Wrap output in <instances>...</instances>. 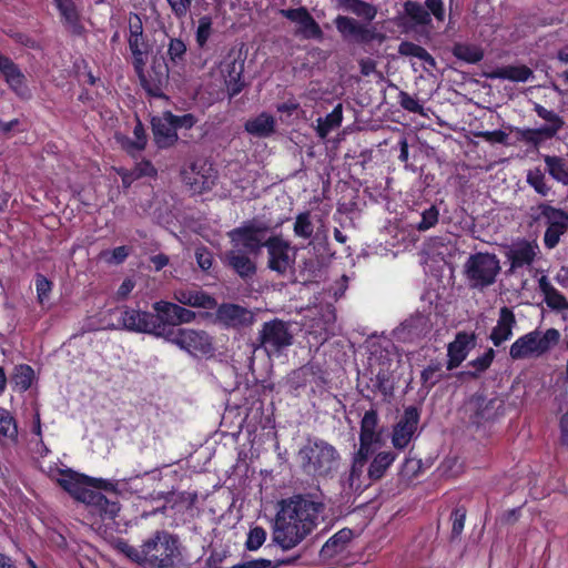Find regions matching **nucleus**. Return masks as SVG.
Wrapping results in <instances>:
<instances>
[{"label":"nucleus","instance_id":"dca6fc26","mask_svg":"<svg viewBox=\"0 0 568 568\" xmlns=\"http://www.w3.org/2000/svg\"><path fill=\"white\" fill-rule=\"evenodd\" d=\"M172 65L164 59V57H153L151 70L145 74L144 68L141 73H136L141 85L150 94L154 97L161 95L163 87L168 83L169 73Z\"/></svg>","mask_w":568,"mask_h":568},{"label":"nucleus","instance_id":"9b49d317","mask_svg":"<svg viewBox=\"0 0 568 568\" xmlns=\"http://www.w3.org/2000/svg\"><path fill=\"white\" fill-rule=\"evenodd\" d=\"M268 226L262 222L250 221L241 227L234 229L230 236L234 246L243 248L245 252L257 256L261 248L265 247L264 237Z\"/></svg>","mask_w":568,"mask_h":568},{"label":"nucleus","instance_id":"13d9d810","mask_svg":"<svg viewBox=\"0 0 568 568\" xmlns=\"http://www.w3.org/2000/svg\"><path fill=\"white\" fill-rule=\"evenodd\" d=\"M266 539V531L262 527H254L250 530L247 540L245 542L248 550L258 549Z\"/></svg>","mask_w":568,"mask_h":568},{"label":"nucleus","instance_id":"72a5a7b5","mask_svg":"<svg viewBox=\"0 0 568 568\" xmlns=\"http://www.w3.org/2000/svg\"><path fill=\"white\" fill-rule=\"evenodd\" d=\"M534 110L539 118L547 122L546 125L540 126L547 138H554L564 126V120L552 110H548L538 103L535 104Z\"/></svg>","mask_w":568,"mask_h":568},{"label":"nucleus","instance_id":"1a4fd4ad","mask_svg":"<svg viewBox=\"0 0 568 568\" xmlns=\"http://www.w3.org/2000/svg\"><path fill=\"white\" fill-rule=\"evenodd\" d=\"M334 23L337 31L347 42L369 44L372 42L382 43L386 39L385 34L378 32L376 27L359 23L354 18L338 16Z\"/></svg>","mask_w":568,"mask_h":568},{"label":"nucleus","instance_id":"49530a36","mask_svg":"<svg viewBox=\"0 0 568 568\" xmlns=\"http://www.w3.org/2000/svg\"><path fill=\"white\" fill-rule=\"evenodd\" d=\"M527 183L540 195L547 196L551 187L546 181L545 174L539 169H534L527 173Z\"/></svg>","mask_w":568,"mask_h":568},{"label":"nucleus","instance_id":"ea45409f","mask_svg":"<svg viewBox=\"0 0 568 568\" xmlns=\"http://www.w3.org/2000/svg\"><path fill=\"white\" fill-rule=\"evenodd\" d=\"M453 54L467 63H477L484 58V51L479 45L457 42L452 49Z\"/></svg>","mask_w":568,"mask_h":568},{"label":"nucleus","instance_id":"473e14b6","mask_svg":"<svg viewBox=\"0 0 568 568\" xmlns=\"http://www.w3.org/2000/svg\"><path fill=\"white\" fill-rule=\"evenodd\" d=\"M19 442L18 424L13 415L0 407V443L3 445H17Z\"/></svg>","mask_w":568,"mask_h":568},{"label":"nucleus","instance_id":"8fccbe9b","mask_svg":"<svg viewBox=\"0 0 568 568\" xmlns=\"http://www.w3.org/2000/svg\"><path fill=\"white\" fill-rule=\"evenodd\" d=\"M0 73L2 74L6 82L11 79H17L19 75L23 74L18 64L13 62L12 59L2 54L0 52Z\"/></svg>","mask_w":568,"mask_h":568},{"label":"nucleus","instance_id":"6e6d98bb","mask_svg":"<svg viewBox=\"0 0 568 568\" xmlns=\"http://www.w3.org/2000/svg\"><path fill=\"white\" fill-rule=\"evenodd\" d=\"M291 560H268L264 558L245 561L243 564L235 565L231 568H278L283 565L290 564Z\"/></svg>","mask_w":568,"mask_h":568},{"label":"nucleus","instance_id":"603ef678","mask_svg":"<svg viewBox=\"0 0 568 568\" xmlns=\"http://www.w3.org/2000/svg\"><path fill=\"white\" fill-rule=\"evenodd\" d=\"M212 34V18L209 16L199 19V26L195 34L196 43L203 48Z\"/></svg>","mask_w":568,"mask_h":568},{"label":"nucleus","instance_id":"680f3d73","mask_svg":"<svg viewBox=\"0 0 568 568\" xmlns=\"http://www.w3.org/2000/svg\"><path fill=\"white\" fill-rule=\"evenodd\" d=\"M129 255V248L126 246H118L112 251H104L101 253V257L108 263L120 264Z\"/></svg>","mask_w":568,"mask_h":568},{"label":"nucleus","instance_id":"f257e3e1","mask_svg":"<svg viewBox=\"0 0 568 568\" xmlns=\"http://www.w3.org/2000/svg\"><path fill=\"white\" fill-rule=\"evenodd\" d=\"M325 505L307 495H294L280 503L273 541L283 550L301 544L317 526Z\"/></svg>","mask_w":568,"mask_h":568},{"label":"nucleus","instance_id":"e2e57ef3","mask_svg":"<svg viewBox=\"0 0 568 568\" xmlns=\"http://www.w3.org/2000/svg\"><path fill=\"white\" fill-rule=\"evenodd\" d=\"M36 288L39 303L44 304V302L49 300L51 282H49L43 275H38L36 280Z\"/></svg>","mask_w":568,"mask_h":568},{"label":"nucleus","instance_id":"79ce46f5","mask_svg":"<svg viewBox=\"0 0 568 568\" xmlns=\"http://www.w3.org/2000/svg\"><path fill=\"white\" fill-rule=\"evenodd\" d=\"M395 458L396 456L390 452H382L377 454L368 467L369 478L373 480L381 479Z\"/></svg>","mask_w":568,"mask_h":568},{"label":"nucleus","instance_id":"aec40b11","mask_svg":"<svg viewBox=\"0 0 568 568\" xmlns=\"http://www.w3.org/2000/svg\"><path fill=\"white\" fill-rule=\"evenodd\" d=\"M538 253L539 246L536 242L520 241L515 243L507 253L510 261L509 272L515 273L517 268L531 265Z\"/></svg>","mask_w":568,"mask_h":568},{"label":"nucleus","instance_id":"c85d7f7f","mask_svg":"<svg viewBox=\"0 0 568 568\" xmlns=\"http://www.w3.org/2000/svg\"><path fill=\"white\" fill-rule=\"evenodd\" d=\"M245 131L257 138H267L275 132V118L266 112L250 119L244 124Z\"/></svg>","mask_w":568,"mask_h":568},{"label":"nucleus","instance_id":"a19ab883","mask_svg":"<svg viewBox=\"0 0 568 568\" xmlns=\"http://www.w3.org/2000/svg\"><path fill=\"white\" fill-rule=\"evenodd\" d=\"M339 3L345 10L368 21L374 20L377 14L375 6L362 0H339Z\"/></svg>","mask_w":568,"mask_h":568},{"label":"nucleus","instance_id":"4d7b16f0","mask_svg":"<svg viewBox=\"0 0 568 568\" xmlns=\"http://www.w3.org/2000/svg\"><path fill=\"white\" fill-rule=\"evenodd\" d=\"M542 129H521L518 131V134L520 136V140L525 141L526 143H530L534 145H539L541 142L549 140L550 138H547L542 133Z\"/></svg>","mask_w":568,"mask_h":568},{"label":"nucleus","instance_id":"de8ad7c7","mask_svg":"<svg viewBox=\"0 0 568 568\" xmlns=\"http://www.w3.org/2000/svg\"><path fill=\"white\" fill-rule=\"evenodd\" d=\"M405 12L412 20H414L418 24L426 26L432 22L429 12L420 3L407 1L405 3Z\"/></svg>","mask_w":568,"mask_h":568},{"label":"nucleus","instance_id":"b1692460","mask_svg":"<svg viewBox=\"0 0 568 568\" xmlns=\"http://www.w3.org/2000/svg\"><path fill=\"white\" fill-rule=\"evenodd\" d=\"M516 323L517 322L514 312L509 307H501L499 310V317L497 323L493 327L489 335L491 343L496 347H499L501 344L510 339Z\"/></svg>","mask_w":568,"mask_h":568},{"label":"nucleus","instance_id":"f03ea898","mask_svg":"<svg viewBox=\"0 0 568 568\" xmlns=\"http://www.w3.org/2000/svg\"><path fill=\"white\" fill-rule=\"evenodd\" d=\"M325 505L307 495H294L280 503L273 541L283 550L301 544L317 526Z\"/></svg>","mask_w":568,"mask_h":568},{"label":"nucleus","instance_id":"c756f323","mask_svg":"<svg viewBox=\"0 0 568 568\" xmlns=\"http://www.w3.org/2000/svg\"><path fill=\"white\" fill-rule=\"evenodd\" d=\"M152 130L154 141L159 148L172 146L178 140L176 131H174L173 125L165 115L161 119L152 120Z\"/></svg>","mask_w":568,"mask_h":568},{"label":"nucleus","instance_id":"bf43d9fd","mask_svg":"<svg viewBox=\"0 0 568 568\" xmlns=\"http://www.w3.org/2000/svg\"><path fill=\"white\" fill-rule=\"evenodd\" d=\"M426 52V49L409 41H403L398 45V53L403 57H415L420 60Z\"/></svg>","mask_w":568,"mask_h":568},{"label":"nucleus","instance_id":"338daca9","mask_svg":"<svg viewBox=\"0 0 568 568\" xmlns=\"http://www.w3.org/2000/svg\"><path fill=\"white\" fill-rule=\"evenodd\" d=\"M363 473V466H359V464L353 462L348 478H347V485L351 490H358L361 488V485L358 483L359 477Z\"/></svg>","mask_w":568,"mask_h":568},{"label":"nucleus","instance_id":"0eeeda50","mask_svg":"<svg viewBox=\"0 0 568 568\" xmlns=\"http://www.w3.org/2000/svg\"><path fill=\"white\" fill-rule=\"evenodd\" d=\"M110 315L119 314L116 323L108 324L111 329H125L135 333L162 334V327L155 315L150 312L130 308L128 306L115 308L109 312Z\"/></svg>","mask_w":568,"mask_h":568},{"label":"nucleus","instance_id":"c03bdc74","mask_svg":"<svg viewBox=\"0 0 568 568\" xmlns=\"http://www.w3.org/2000/svg\"><path fill=\"white\" fill-rule=\"evenodd\" d=\"M293 231L295 236L302 237L304 240L311 239L313 236L314 224L308 211L302 212L296 216Z\"/></svg>","mask_w":568,"mask_h":568},{"label":"nucleus","instance_id":"e433bc0d","mask_svg":"<svg viewBox=\"0 0 568 568\" xmlns=\"http://www.w3.org/2000/svg\"><path fill=\"white\" fill-rule=\"evenodd\" d=\"M378 423L377 413L374 409L367 410L361 422L359 442H378L379 435L376 433Z\"/></svg>","mask_w":568,"mask_h":568},{"label":"nucleus","instance_id":"864d4df0","mask_svg":"<svg viewBox=\"0 0 568 568\" xmlns=\"http://www.w3.org/2000/svg\"><path fill=\"white\" fill-rule=\"evenodd\" d=\"M442 364L439 362H432L420 375L424 385H428V387H433L440 379Z\"/></svg>","mask_w":568,"mask_h":568},{"label":"nucleus","instance_id":"6e6552de","mask_svg":"<svg viewBox=\"0 0 568 568\" xmlns=\"http://www.w3.org/2000/svg\"><path fill=\"white\" fill-rule=\"evenodd\" d=\"M293 339L290 324L275 318L262 325L257 336V347L263 348L268 356L280 355L293 344Z\"/></svg>","mask_w":568,"mask_h":568},{"label":"nucleus","instance_id":"423d86ee","mask_svg":"<svg viewBox=\"0 0 568 568\" xmlns=\"http://www.w3.org/2000/svg\"><path fill=\"white\" fill-rule=\"evenodd\" d=\"M500 270V261L495 254L478 252L467 258L463 274L470 288L481 291L496 282Z\"/></svg>","mask_w":568,"mask_h":568},{"label":"nucleus","instance_id":"6ab92c4d","mask_svg":"<svg viewBox=\"0 0 568 568\" xmlns=\"http://www.w3.org/2000/svg\"><path fill=\"white\" fill-rule=\"evenodd\" d=\"M216 320L226 327L241 328L253 324L254 314L243 306L227 303L219 306Z\"/></svg>","mask_w":568,"mask_h":568},{"label":"nucleus","instance_id":"412c9836","mask_svg":"<svg viewBox=\"0 0 568 568\" xmlns=\"http://www.w3.org/2000/svg\"><path fill=\"white\" fill-rule=\"evenodd\" d=\"M281 14L286 19L296 22L300 26L298 32L306 39H316L322 37V30L318 23L304 8L283 9Z\"/></svg>","mask_w":568,"mask_h":568},{"label":"nucleus","instance_id":"4468645a","mask_svg":"<svg viewBox=\"0 0 568 568\" xmlns=\"http://www.w3.org/2000/svg\"><path fill=\"white\" fill-rule=\"evenodd\" d=\"M267 248V266L281 276L293 274L295 255H291L290 243L280 236H272L264 243Z\"/></svg>","mask_w":568,"mask_h":568},{"label":"nucleus","instance_id":"4c0bfd02","mask_svg":"<svg viewBox=\"0 0 568 568\" xmlns=\"http://www.w3.org/2000/svg\"><path fill=\"white\" fill-rule=\"evenodd\" d=\"M34 381V371L29 365H18L11 376V384L13 389L18 392H26L30 388Z\"/></svg>","mask_w":568,"mask_h":568},{"label":"nucleus","instance_id":"f704fd0d","mask_svg":"<svg viewBox=\"0 0 568 568\" xmlns=\"http://www.w3.org/2000/svg\"><path fill=\"white\" fill-rule=\"evenodd\" d=\"M129 49L133 58V68L135 73H141L142 68H145L148 53V44L143 36L129 37Z\"/></svg>","mask_w":568,"mask_h":568},{"label":"nucleus","instance_id":"774afa93","mask_svg":"<svg viewBox=\"0 0 568 568\" xmlns=\"http://www.w3.org/2000/svg\"><path fill=\"white\" fill-rule=\"evenodd\" d=\"M195 257L199 266L203 271H207L212 266L213 256L205 247H199L195 251Z\"/></svg>","mask_w":568,"mask_h":568},{"label":"nucleus","instance_id":"2eb2a0df","mask_svg":"<svg viewBox=\"0 0 568 568\" xmlns=\"http://www.w3.org/2000/svg\"><path fill=\"white\" fill-rule=\"evenodd\" d=\"M101 480H99L100 483ZM98 480L78 474L71 469L63 470L58 478V484L69 493L74 499L87 504L90 499L93 487H95Z\"/></svg>","mask_w":568,"mask_h":568},{"label":"nucleus","instance_id":"39448f33","mask_svg":"<svg viewBox=\"0 0 568 568\" xmlns=\"http://www.w3.org/2000/svg\"><path fill=\"white\" fill-rule=\"evenodd\" d=\"M560 339L556 328L546 331L535 329L518 337L509 348V356L514 361L539 358L552 349Z\"/></svg>","mask_w":568,"mask_h":568},{"label":"nucleus","instance_id":"5701e85b","mask_svg":"<svg viewBox=\"0 0 568 568\" xmlns=\"http://www.w3.org/2000/svg\"><path fill=\"white\" fill-rule=\"evenodd\" d=\"M475 345V335L466 332L457 333L455 339L447 347V369L458 367L467 357V354Z\"/></svg>","mask_w":568,"mask_h":568},{"label":"nucleus","instance_id":"393cba45","mask_svg":"<svg viewBox=\"0 0 568 568\" xmlns=\"http://www.w3.org/2000/svg\"><path fill=\"white\" fill-rule=\"evenodd\" d=\"M64 28L72 34H82L84 28L80 20L79 9L73 0H53Z\"/></svg>","mask_w":568,"mask_h":568},{"label":"nucleus","instance_id":"f8f14e48","mask_svg":"<svg viewBox=\"0 0 568 568\" xmlns=\"http://www.w3.org/2000/svg\"><path fill=\"white\" fill-rule=\"evenodd\" d=\"M168 342L195 355H205L213 351L212 339L204 331L189 328L170 329L168 333Z\"/></svg>","mask_w":568,"mask_h":568},{"label":"nucleus","instance_id":"3c124183","mask_svg":"<svg viewBox=\"0 0 568 568\" xmlns=\"http://www.w3.org/2000/svg\"><path fill=\"white\" fill-rule=\"evenodd\" d=\"M6 83L16 93L18 98L22 100H30L32 98V92L27 83V78L24 73L19 75L17 79L9 80Z\"/></svg>","mask_w":568,"mask_h":568},{"label":"nucleus","instance_id":"9d476101","mask_svg":"<svg viewBox=\"0 0 568 568\" xmlns=\"http://www.w3.org/2000/svg\"><path fill=\"white\" fill-rule=\"evenodd\" d=\"M539 211L537 220L542 219L547 224L544 235V243L547 248H554L560 241V236L568 230V213L549 204L541 203L537 206Z\"/></svg>","mask_w":568,"mask_h":568},{"label":"nucleus","instance_id":"4be33fe9","mask_svg":"<svg viewBox=\"0 0 568 568\" xmlns=\"http://www.w3.org/2000/svg\"><path fill=\"white\" fill-rule=\"evenodd\" d=\"M225 264L231 267L241 278H251L256 273V264L243 248L233 246L224 255Z\"/></svg>","mask_w":568,"mask_h":568},{"label":"nucleus","instance_id":"bb28decb","mask_svg":"<svg viewBox=\"0 0 568 568\" xmlns=\"http://www.w3.org/2000/svg\"><path fill=\"white\" fill-rule=\"evenodd\" d=\"M493 404L484 396L474 395L465 404V412L474 424L479 425L491 417Z\"/></svg>","mask_w":568,"mask_h":568},{"label":"nucleus","instance_id":"a211bd4d","mask_svg":"<svg viewBox=\"0 0 568 568\" xmlns=\"http://www.w3.org/2000/svg\"><path fill=\"white\" fill-rule=\"evenodd\" d=\"M221 75L230 98L237 95L245 87L243 80L244 60L240 55L227 58L220 65Z\"/></svg>","mask_w":568,"mask_h":568},{"label":"nucleus","instance_id":"0e129e2a","mask_svg":"<svg viewBox=\"0 0 568 568\" xmlns=\"http://www.w3.org/2000/svg\"><path fill=\"white\" fill-rule=\"evenodd\" d=\"M173 14L181 19L184 18L190 11L193 0H166Z\"/></svg>","mask_w":568,"mask_h":568},{"label":"nucleus","instance_id":"052dcab7","mask_svg":"<svg viewBox=\"0 0 568 568\" xmlns=\"http://www.w3.org/2000/svg\"><path fill=\"white\" fill-rule=\"evenodd\" d=\"M399 104L400 106L413 113L424 114V108L422 104L418 103L416 99L410 97L407 92L400 91L398 94Z\"/></svg>","mask_w":568,"mask_h":568},{"label":"nucleus","instance_id":"cd10ccee","mask_svg":"<svg viewBox=\"0 0 568 568\" xmlns=\"http://www.w3.org/2000/svg\"><path fill=\"white\" fill-rule=\"evenodd\" d=\"M173 297L180 304L192 307L213 308L216 305L212 296L194 288L175 290Z\"/></svg>","mask_w":568,"mask_h":568},{"label":"nucleus","instance_id":"2f4dec72","mask_svg":"<svg viewBox=\"0 0 568 568\" xmlns=\"http://www.w3.org/2000/svg\"><path fill=\"white\" fill-rule=\"evenodd\" d=\"M353 538V531L343 528L333 535L322 547L320 554L325 559H331L341 554Z\"/></svg>","mask_w":568,"mask_h":568},{"label":"nucleus","instance_id":"ddd939ff","mask_svg":"<svg viewBox=\"0 0 568 568\" xmlns=\"http://www.w3.org/2000/svg\"><path fill=\"white\" fill-rule=\"evenodd\" d=\"M152 307L156 312V314H154L155 318L162 327V329H160L162 334H155V336L163 337L166 341L170 331L166 328L168 325L178 326L190 323L195 318L194 312L171 302L159 301L155 302Z\"/></svg>","mask_w":568,"mask_h":568},{"label":"nucleus","instance_id":"69168bd1","mask_svg":"<svg viewBox=\"0 0 568 568\" xmlns=\"http://www.w3.org/2000/svg\"><path fill=\"white\" fill-rule=\"evenodd\" d=\"M425 7L439 22L445 20V7L443 0H426Z\"/></svg>","mask_w":568,"mask_h":568},{"label":"nucleus","instance_id":"58836bf2","mask_svg":"<svg viewBox=\"0 0 568 568\" xmlns=\"http://www.w3.org/2000/svg\"><path fill=\"white\" fill-rule=\"evenodd\" d=\"M87 505L95 507L101 515L113 518L120 510V506L116 501L109 500L103 494L98 490H93Z\"/></svg>","mask_w":568,"mask_h":568},{"label":"nucleus","instance_id":"7ed1b4c3","mask_svg":"<svg viewBox=\"0 0 568 568\" xmlns=\"http://www.w3.org/2000/svg\"><path fill=\"white\" fill-rule=\"evenodd\" d=\"M118 549L143 568H174L181 559L179 538L163 529L155 530L139 546L120 541Z\"/></svg>","mask_w":568,"mask_h":568},{"label":"nucleus","instance_id":"37998d69","mask_svg":"<svg viewBox=\"0 0 568 568\" xmlns=\"http://www.w3.org/2000/svg\"><path fill=\"white\" fill-rule=\"evenodd\" d=\"M169 62L172 67L182 65L185 62L186 45L181 39L172 38L168 44Z\"/></svg>","mask_w":568,"mask_h":568},{"label":"nucleus","instance_id":"c9c22d12","mask_svg":"<svg viewBox=\"0 0 568 568\" xmlns=\"http://www.w3.org/2000/svg\"><path fill=\"white\" fill-rule=\"evenodd\" d=\"M343 120V106L337 104L334 110L328 113L325 118L317 119L316 132L320 138L324 139L328 133L338 128Z\"/></svg>","mask_w":568,"mask_h":568},{"label":"nucleus","instance_id":"7c9ffc66","mask_svg":"<svg viewBox=\"0 0 568 568\" xmlns=\"http://www.w3.org/2000/svg\"><path fill=\"white\" fill-rule=\"evenodd\" d=\"M489 79L509 80L514 82H526L534 78L532 70L526 65H505L496 68L487 73Z\"/></svg>","mask_w":568,"mask_h":568},{"label":"nucleus","instance_id":"20e7f679","mask_svg":"<svg viewBox=\"0 0 568 568\" xmlns=\"http://www.w3.org/2000/svg\"><path fill=\"white\" fill-rule=\"evenodd\" d=\"M297 459L306 474L326 477L337 469L339 454L327 442L308 438L300 448Z\"/></svg>","mask_w":568,"mask_h":568},{"label":"nucleus","instance_id":"5fc2aeb1","mask_svg":"<svg viewBox=\"0 0 568 568\" xmlns=\"http://www.w3.org/2000/svg\"><path fill=\"white\" fill-rule=\"evenodd\" d=\"M438 217H439V212H438L437 207L432 205L430 207H428L427 210H425L422 213V220H420V222L417 223L416 229L419 232H425V231L434 227L437 224Z\"/></svg>","mask_w":568,"mask_h":568},{"label":"nucleus","instance_id":"a18cd8bd","mask_svg":"<svg viewBox=\"0 0 568 568\" xmlns=\"http://www.w3.org/2000/svg\"><path fill=\"white\" fill-rule=\"evenodd\" d=\"M134 140H131L129 138H120V142L122 146L129 151H141L145 148L146 144V136L145 131L141 122H138L133 130Z\"/></svg>","mask_w":568,"mask_h":568},{"label":"nucleus","instance_id":"09e8293b","mask_svg":"<svg viewBox=\"0 0 568 568\" xmlns=\"http://www.w3.org/2000/svg\"><path fill=\"white\" fill-rule=\"evenodd\" d=\"M495 353L493 348H489L486 353H484L481 356L477 357L476 359L468 363V366H471L475 368L474 372H463L459 375L464 376H470V377H477V375L481 372H485L490 364L493 363Z\"/></svg>","mask_w":568,"mask_h":568},{"label":"nucleus","instance_id":"f3484780","mask_svg":"<svg viewBox=\"0 0 568 568\" xmlns=\"http://www.w3.org/2000/svg\"><path fill=\"white\" fill-rule=\"evenodd\" d=\"M419 422V412L416 407L405 408L403 416L394 426L392 444L397 449H404L413 439Z\"/></svg>","mask_w":568,"mask_h":568},{"label":"nucleus","instance_id":"a878e982","mask_svg":"<svg viewBox=\"0 0 568 568\" xmlns=\"http://www.w3.org/2000/svg\"><path fill=\"white\" fill-rule=\"evenodd\" d=\"M538 287L544 295L545 303L550 310L559 313H568V300L549 282L546 275H542L538 280Z\"/></svg>","mask_w":568,"mask_h":568}]
</instances>
